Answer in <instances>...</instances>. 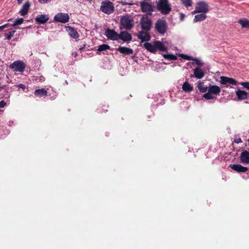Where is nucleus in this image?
Returning a JSON list of instances; mask_svg holds the SVG:
<instances>
[{"label": "nucleus", "mask_w": 249, "mask_h": 249, "mask_svg": "<svg viewBox=\"0 0 249 249\" xmlns=\"http://www.w3.org/2000/svg\"><path fill=\"white\" fill-rule=\"evenodd\" d=\"M157 9L162 15H168L172 9L168 0H159L157 5Z\"/></svg>", "instance_id": "obj_1"}, {"label": "nucleus", "mask_w": 249, "mask_h": 249, "mask_svg": "<svg viewBox=\"0 0 249 249\" xmlns=\"http://www.w3.org/2000/svg\"><path fill=\"white\" fill-rule=\"evenodd\" d=\"M120 24L126 30H130L134 26V19L130 15L126 14L121 17Z\"/></svg>", "instance_id": "obj_2"}, {"label": "nucleus", "mask_w": 249, "mask_h": 249, "mask_svg": "<svg viewBox=\"0 0 249 249\" xmlns=\"http://www.w3.org/2000/svg\"><path fill=\"white\" fill-rule=\"evenodd\" d=\"M221 91L219 87L216 85H210L208 88V92L205 93L203 97L207 100L213 99V95H218Z\"/></svg>", "instance_id": "obj_3"}, {"label": "nucleus", "mask_w": 249, "mask_h": 249, "mask_svg": "<svg viewBox=\"0 0 249 249\" xmlns=\"http://www.w3.org/2000/svg\"><path fill=\"white\" fill-rule=\"evenodd\" d=\"M115 7L113 3L109 0H105L102 2L100 6V10L107 15L113 13L114 11Z\"/></svg>", "instance_id": "obj_4"}, {"label": "nucleus", "mask_w": 249, "mask_h": 249, "mask_svg": "<svg viewBox=\"0 0 249 249\" xmlns=\"http://www.w3.org/2000/svg\"><path fill=\"white\" fill-rule=\"evenodd\" d=\"M155 29L157 32L161 34H164L168 29L166 22L163 19H158L155 23Z\"/></svg>", "instance_id": "obj_5"}, {"label": "nucleus", "mask_w": 249, "mask_h": 249, "mask_svg": "<svg viewBox=\"0 0 249 249\" xmlns=\"http://www.w3.org/2000/svg\"><path fill=\"white\" fill-rule=\"evenodd\" d=\"M9 68L15 71L22 72L25 70L26 65L22 61L16 60L9 66Z\"/></svg>", "instance_id": "obj_6"}, {"label": "nucleus", "mask_w": 249, "mask_h": 249, "mask_svg": "<svg viewBox=\"0 0 249 249\" xmlns=\"http://www.w3.org/2000/svg\"><path fill=\"white\" fill-rule=\"evenodd\" d=\"M140 25L141 28L144 31L148 32L152 28V21L147 17H143L140 20Z\"/></svg>", "instance_id": "obj_7"}, {"label": "nucleus", "mask_w": 249, "mask_h": 249, "mask_svg": "<svg viewBox=\"0 0 249 249\" xmlns=\"http://www.w3.org/2000/svg\"><path fill=\"white\" fill-rule=\"evenodd\" d=\"M53 20L54 21L57 22L66 23L69 21L70 17L68 14L58 13L55 15L53 18Z\"/></svg>", "instance_id": "obj_8"}, {"label": "nucleus", "mask_w": 249, "mask_h": 249, "mask_svg": "<svg viewBox=\"0 0 249 249\" xmlns=\"http://www.w3.org/2000/svg\"><path fill=\"white\" fill-rule=\"evenodd\" d=\"M140 7L142 12L146 13L148 15H151L154 10V6L144 1L140 2Z\"/></svg>", "instance_id": "obj_9"}, {"label": "nucleus", "mask_w": 249, "mask_h": 249, "mask_svg": "<svg viewBox=\"0 0 249 249\" xmlns=\"http://www.w3.org/2000/svg\"><path fill=\"white\" fill-rule=\"evenodd\" d=\"M209 5L205 1H199L196 3V12L199 13H206L209 11Z\"/></svg>", "instance_id": "obj_10"}, {"label": "nucleus", "mask_w": 249, "mask_h": 249, "mask_svg": "<svg viewBox=\"0 0 249 249\" xmlns=\"http://www.w3.org/2000/svg\"><path fill=\"white\" fill-rule=\"evenodd\" d=\"M105 35L108 39L112 40H117L118 39L119 34L112 29L109 28L107 29L105 33Z\"/></svg>", "instance_id": "obj_11"}, {"label": "nucleus", "mask_w": 249, "mask_h": 249, "mask_svg": "<svg viewBox=\"0 0 249 249\" xmlns=\"http://www.w3.org/2000/svg\"><path fill=\"white\" fill-rule=\"evenodd\" d=\"M137 36L138 38L141 40L142 42L149 41L151 39L150 35L145 31H141L139 32Z\"/></svg>", "instance_id": "obj_12"}, {"label": "nucleus", "mask_w": 249, "mask_h": 249, "mask_svg": "<svg viewBox=\"0 0 249 249\" xmlns=\"http://www.w3.org/2000/svg\"><path fill=\"white\" fill-rule=\"evenodd\" d=\"M220 82L223 85L231 84L232 85H237V82L234 79L222 76L220 77Z\"/></svg>", "instance_id": "obj_13"}, {"label": "nucleus", "mask_w": 249, "mask_h": 249, "mask_svg": "<svg viewBox=\"0 0 249 249\" xmlns=\"http://www.w3.org/2000/svg\"><path fill=\"white\" fill-rule=\"evenodd\" d=\"M121 39L124 42H129L132 39V36L127 31H122L119 34L118 39Z\"/></svg>", "instance_id": "obj_14"}, {"label": "nucleus", "mask_w": 249, "mask_h": 249, "mask_svg": "<svg viewBox=\"0 0 249 249\" xmlns=\"http://www.w3.org/2000/svg\"><path fill=\"white\" fill-rule=\"evenodd\" d=\"M233 170L237 173H245L248 171V168L240 164H230L229 166Z\"/></svg>", "instance_id": "obj_15"}, {"label": "nucleus", "mask_w": 249, "mask_h": 249, "mask_svg": "<svg viewBox=\"0 0 249 249\" xmlns=\"http://www.w3.org/2000/svg\"><path fill=\"white\" fill-rule=\"evenodd\" d=\"M49 19V16L47 15H39L35 18V21L38 24H44Z\"/></svg>", "instance_id": "obj_16"}, {"label": "nucleus", "mask_w": 249, "mask_h": 249, "mask_svg": "<svg viewBox=\"0 0 249 249\" xmlns=\"http://www.w3.org/2000/svg\"><path fill=\"white\" fill-rule=\"evenodd\" d=\"M240 160L241 162L243 163L247 164L249 163V152L247 150H243L242 151Z\"/></svg>", "instance_id": "obj_17"}, {"label": "nucleus", "mask_w": 249, "mask_h": 249, "mask_svg": "<svg viewBox=\"0 0 249 249\" xmlns=\"http://www.w3.org/2000/svg\"><path fill=\"white\" fill-rule=\"evenodd\" d=\"M31 6V2L29 1H26L22 6L19 13L22 16H24L28 14L29 9Z\"/></svg>", "instance_id": "obj_18"}, {"label": "nucleus", "mask_w": 249, "mask_h": 249, "mask_svg": "<svg viewBox=\"0 0 249 249\" xmlns=\"http://www.w3.org/2000/svg\"><path fill=\"white\" fill-rule=\"evenodd\" d=\"M117 50L120 53L125 55H130L133 53V50L126 47L120 46L117 49Z\"/></svg>", "instance_id": "obj_19"}, {"label": "nucleus", "mask_w": 249, "mask_h": 249, "mask_svg": "<svg viewBox=\"0 0 249 249\" xmlns=\"http://www.w3.org/2000/svg\"><path fill=\"white\" fill-rule=\"evenodd\" d=\"M236 95L238 100H245L249 97V93L247 92L240 89L236 91Z\"/></svg>", "instance_id": "obj_20"}, {"label": "nucleus", "mask_w": 249, "mask_h": 249, "mask_svg": "<svg viewBox=\"0 0 249 249\" xmlns=\"http://www.w3.org/2000/svg\"><path fill=\"white\" fill-rule=\"evenodd\" d=\"M67 31L69 32V35L74 39H77L79 36L77 31L73 28L68 26L67 27Z\"/></svg>", "instance_id": "obj_21"}, {"label": "nucleus", "mask_w": 249, "mask_h": 249, "mask_svg": "<svg viewBox=\"0 0 249 249\" xmlns=\"http://www.w3.org/2000/svg\"><path fill=\"white\" fill-rule=\"evenodd\" d=\"M143 46L147 51L152 53H155L156 52L155 41L154 42L153 44L149 42H145L143 44Z\"/></svg>", "instance_id": "obj_22"}, {"label": "nucleus", "mask_w": 249, "mask_h": 249, "mask_svg": "<svg viewBox=\"0 0 249 249\" xmlns=\"http://www.w3.org/2000/svg\"><path fill=\"white\" fill-rule=\"evenodd\" d=\"M194 74L196 78L201 79L204 76V72L201 69L197 67L194 70Z\"/></svg>", "instance_id": "obj_23"}, {"label": "nucleus", "mask_w": 249, "mask_h": 249, "mask_svg": "<svg viewBox=\"0 0 249 249\" xmlns=\"http://www.w3.org/2000/svg\"><path fill=\"white\" fill-rule=\"evenodd\" d=\"M155 45L156 51L158 50L162 52H166L167 51V47L160 41H155Z\"/></svg>", "instance_id": "obj_24"}, {"label": "nucleus", "mask_w": 249, "mask_h": 249, "mask_svg": "<svg viewBox=\"0 0 249 249\" xmlns=\"http://www.w3.org/2000/svg\"><path fill=\"white\" fill-rule=\"evenodd\" d=\"M206 18V15L205 13H201V14L196 15L195 16L193 22L196 23L198 21H201L204 20Z\"/></svg>", "instance_id": "obj_25"}, {"label": "nucleus", "mask_w": 249, "mask_h": 249, "mask_svg": "<svg viewBox=\"0 0 249 249\" xmlns=\"http://www.w3.org/2000/svg\"><path fill=\"white\" fill-rule=\"evenodd\" d=\"M36 96L38 97H44L47 95V91L44 89H36L34 92Z\"/></svg>", "instance_id": "obj_26"}, {"label": "nucleus", "mask_w": 249, "mask_h": 249, "mask_svg": "<svg viewBox=\"0 0 249 249\" xmlns=\"http://www.w3.org/2000/svg\"><path fill=\"white\" fill-rule=\"evenodd\" d=\"M182 89L185 92H191L193 90V86L187 81L183 83Z\"/></svg>", "instance_id": "obj_27"}, {"label": "nucleus", "mask_w": 249, "mask_h": 249, "mask_svg": "<svg viewBox=\"0 0 249 249\" xmlns=\"http://www.w3.org/2000/svg\"><path fill=\"white\" fill-rule=\"evenodd\" d=\"M238 23L241 25L242 28H249V20L247 18L240 19Z\"/></svg>", "instance_id": "obj_28"}, {"label": "nucleus", "mask_w": 249, "mask_h": 249, "mask_svg": "<svg viewBox=\"0 0 249 249\" xmlns=\"http://www.w3.org/2000/svg\"><path fill=\"white\" fill-rule=\"evenodd\" d=\"M197 87L200 92L204 93L206 92L207 90H208V87H205L204 85V84L201 82H198Z\"/></svg>", "instance_id": "obj_29"}, {"label": "nucleus", "mask_w": 249, "mask_h": 249, "mask_svg": "<svg viewBox=\"0 0 249 249\" xmlns=\"http://www.w3.org/2000/svg\"><path fill=\"white\" fill-rule=\"evenodd\" d=\"M110 49V46L106 44H103L102 45H99L97 49V51L98 52H102L107 51V50Z\"/></svg>", "instance_id": "obj_30"}, {"label": "nucleus", "mask_w": 249, "mask_h": 249, "mask_svg": "<svg viewBox=\"0 0 249 249\" xmlns=\"http://www.w3.org/2000/svg\"><path fill=\"white\" fill-rule=\"evenodd\" d=\"M162 56L164 58L171 60H176L178 59L176 55L172 54H163Z\"/></svg>", "instance_id": "obj_31"}, {"label": "nucleus", "mask_w": 249, "mask_h": 249, "mask_svg": "<svg viewBox=\"0 0 249 249\" xmlns=\"http://www.w3.org/2000/svg\"><path fill=\"white\" fill-rule=\"evenodd\" d=\"M180 1L186 7H188L192 5V0H180Z\"/></svg>", "instance_id": "obj_32"}, {"label": "nucleus", "mask_w": 249, "mask_h": 249, "mask_svg": "<svg viewBox=\"0 0 249 249\" xmlns=\"http://www.w3.org/2000/svg\"><path fill=\"white\" fill-rule=\"evenodd\" d=\"M24 21V19L22 18H18L16 20L15 22L11 25L13 27H15L16 26L21 24Z\"/></svg>", "instance_id": "obj_33"}, {"label": "nucleus", "mask_w": 249, "mask_h": 249, "mask_svg": "<svg viewBox=\"0 0 249 249\" xmlns=\"http://www.w3.org/2000/svg\"><path fill=\"white\" fill-rule=\"evenodd\" d=\"M179 56H180L181 58H183L184 59H186L187 60H194V58L192 57L191 56L185 54H180Z\"/></svg>", "instance_id": "obj_34"}, {"label": "nucleus", "mask_w": 249, "mask_h": 249, "mask_svg": "<svg viewBox=\"0 0 249 249\" xmlns=\"http://www.w3.org/2000/svg\"><path fill=\"white\" fill-rule=\"evenodd\" d=\"M16 31L13 30L9 32V33L6 36L5 38L7 40H10L11 38L14 36Z\"/></svg>", "instance_id": "obj_35"}, {"label": "nucleus", "mask_w": 249, "mask_h": 249, "mask_svg": "<svg viewBox=\"0 0 249 249\" xmlns=\"http://www.w3.org/2000/svg\"><path fill=\"white\" fill-rule=\"evenodd\" d=\"M240 84L243 86L245 88L249 89V82H241Z\"/></svg>", "instance_id": "obj_36"}, {"label": "nucleus", "mask_w": 249, "mask_h": 249, "mask_svg": "<svg viewBox=\"0 0 249 249\" xmlns=\"http://www.w3.org/2000/svg\"><path fill=\"white\" fill-rule=\"evenodd\" d=\"M193 61H195L196 63L199 66H202L203 65V63H202L200 60H198L197 58H194V60H193Z\"/></svg>", "instance_id": "obj_37"}, {"label": "nucleus", "mask_w": 249, "mask_h": 249, "mask_svg": "<svg viewBox=\"0 0 249 249\" xmlns=\"http://www.w3.org/2000/svg\"><path fill=\"white\" fill-rule=\"evenodd\" d=\"M234 142L236 143H239L242 142L241 139L239 137H236L234 139Z\"/></svg>", "instance_id": "obj_38"}, {"label": "nucleus", "mask_w": 249, "mask_h": 249, "mask_svg": "<svg viewBox=\"0 0 249 249\" xmlns=\"http://www.w3.org/2000/svg\"><path fill=\"white\" fill-rule=\"evenodd\" d=\"M9 25L10 24L9 23H6L0 26V32L2 31L4 29L8 27Z\"/></svg>", "instance_id": "obj_39"}, {"label": "nucleus", "mask_w": 249, "mask_h": 249, "mask_svg": "<svg viewBox=\"0 0 249 249\" xmlns=\"http://www.w3.org/2000/svg\"><path fill=\"white\" fill-rule=\"evenodd\" d=\"M6 105V103L4 101H1L0 102V108H3Z\"/></svg>", "instance_id": "obj_40"}, {"label": "nucleus", "mask_w": 249, "mask_h": 249, "mask_svg": "<svg viewBox=\"0 0 249 249\" xmlns=\"http://www.w3.org/2000/svg\"><path fill=\"white\" fill-rule=\"evenodd\" d=\"M120 3H121L122 5H131L133 4L132 3H131V2H126V1H122L120 2Z\"/></svg>", "instance_id": "obj_41"}, {"label": "nucleus", "mask_w": 249, "mask_h": 249, "mask_svg": "<svg viewBox=\"0 0 249 249\" xmlns=\"http://www.w3.org/2000/svg\"><path fill=\"white\" fill-rule=\"evenodd\" d=\"M18 87L19 88H21V89H23V90H24L26 88L25 85L24 84H20L18 85Z\"/></svg>", "instance_id": "obj_42"}, {"label": "nucleus", "mask_w": 249, "mask_h": 249, "mask_svg": "<svg viewBox=\"0 0 249 249\" xmlns=\"http://www.w3.org/2000/svg\"><path fill=\"white\" fill-rule=\"evenodd\" d=\"M184 14H183L181 13V14H180V19H181V20H183V19H184Z\"/></svg>", "instance_id": "obj_43"}, {"label": "nucleus", "mask_w": 249, "mask_h": 249, "mask_svg": "<svg viewBox=\"0 0 249 249\" xmlns=\"http://www.w3.org/2000/svg\"><path fill=\"white\" fill-rule=\"evenodd\" d=\"M72 55L74 57H76L77 55V53L76 52H73L72 53Z\"/></svg>", "instance_id": "obj_44"}, {"label": "nucleus", "mask_w": 249, "mask_h": 249, "mask_svg": "<svg viewBox=\"0 0 249 249\" xmlns=\"http://www.w3.org/2000/svg\"><path fill=\"white\" fill-rule=\"evenodd\" d=\"M23 0H17L18 4H20Z\"/></svg>", "instance_id": "obj_45"}, {"label": "nucleus", "mask_w": 249, "mask_h": 249, "mask_svg": "<svg viewBox=\"0 0 249 249\" xmlns=\"http://www.w3.org/2000/svg\"><path fill=\"white\" fill-rule=\"evenodd\" d=\"M197 13H199L198 12H196V10L193 12H192V14H196Z\"/></svg>", "instance_id": "obj_46"}, {"label": "nucleus", "mask_w": 249, "mask_h": 249, "mask_svg": "<svg viewBox=\"0 0 249 249\" xmlns=\"http://www.w3.org/2000/svg\"><path fill=\"white\" fill-rule=\"evenodd\" d=\"M85 47V44H84V45H83V47H81V48H80V49H80V50H83Z\"/></svg>", "instance_id": "obj_47"}, {"label": "nucleus", "mask_w": 249, "mask_h": 249, "mask_svg": "<svg viewBox=\"0 0 249 249\" xmlns=\"http://www.w3.org/2000/svg\"><path fill=\"white\" fill-rule=\"evenodd\" d=\"M12 20V18H10L8 20L9 21H11Z\"/></svg>", "instance_id": "obj_48"}]
</instances>
